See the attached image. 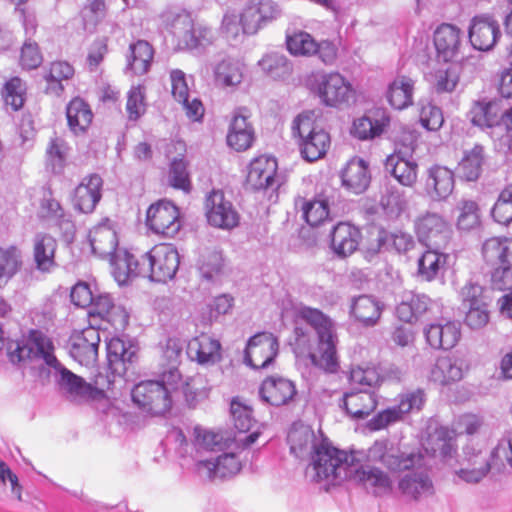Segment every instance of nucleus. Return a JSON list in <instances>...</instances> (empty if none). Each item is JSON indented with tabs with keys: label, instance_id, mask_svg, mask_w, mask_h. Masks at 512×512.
Returning a JSON list of instances; mask_svg holds the SVG:
<instances>
[{
	"label": "nucleus",
	"instance_id": "obj_53",
	"mask_svg": "<svg viewBox=\"0 0 512 512\" xmlns=\"http://www.w3.org/2000/svg\"><path fill=\"white\" fill-rule=\"evenodd\" d=\"M258 65L273 79H284L292 73V65L287 57L277 52L264 55Z\"/></svg>",
	"mask_w": 512,
	"mask_h": 512
},
{
	"label": "nucleus",
	"instance_id": "obj_38",
	"mask_svg": "<svg viewBox=\"0 0 512 512\" xmlns=\"http://www.w3.org/2000/svg\"><path fill=\"white\" fill-rule=\"evenodd\" d=\"M389 123L390 117L385 110L374 109L354 121L352 133L361 140L372 139L381 135Z\"/></svg>",
	"mask_w": 512,
	"mask_h": 512
},
{
	"label": "nucleus",
	"instance_id": "obj_29",
	"mask_svg": "<svg viewBox=\"0 0 512 512\" xmlns=\"http://www.w3.org/2000/svg\"><path fill=\"white\" fill-rule=\"evenodd\" d=\"M103 180L97 174L85 177L75 188L73 206L82 213H91L102 197Z\"/></svg>",
	"mask_w": 512,
	"mask_h": 512
},
{
	"label": "nucleus",
	"instance_id": "obj_64",
	"mask_svg": "<svg viewBox=\"0 0 512 512\" xmlns=\"http://www.w3.org/2000/svg\"><path fill=\"white\" fill-rule=\"evenodd\" d=\"M493 468L500 471L506 465L512 468V437L502 438L491 452Z\"/></svg>",
	"mask_w": 512,
	"mask_h": 512
},
{
	"label": "nucleus",
	"instance_id": "obj_2",
	"mask_svg": "<svg viewBox=\"0 0 512 512\" xmlns=\"http://www.w3.org/2000/svg\"><path fill=\"white\" fill-rule=\"evenodd\" d=\"M297 315L309 324L317 334V350L309 353L311 362L326 372H337L339 361L336 351L337 335L334 322L319 309L308 306L299 307Z\"/></svg>",
	"mask_w": 512,
	"mask_h": 512
},
{
	"label": "nucleus",
	"instance_id": "obj_59",
	"mask_svg": "<svg viewBox=\"0 0 512 512\" xmlns=\"http://www.w3.org/2000/svg\"><path fill=\"white\" fill-rule=\"evenodd\" d=\"M68 152L69 147L62 137L54 135L50 138L46 148V155L55 172H60L63 169Z\"/></svg>",
	"mask_w": 512,
	"mask_h": 512
},
{
	"label": "nucleus",
	"instance_id": "obj_36",
	"mask_svg": "<svg viewBox=\"0 0 512 512\" xmlns=\"http://www.w3.org/2000/svg\"><path fill=\"white\" fill-rule=\"evenodd\" d=\"M89 242L93 253L102 258H110L119 250L117 233L108 219L90 231Z\"/></svg>",
	"mask_w": 512,
	"mask_h": 512
},
{
	"label": "nucleus",
	"instance_id": "obj_31",
	"mask_svg": "<svg viewBox=\"0 0 512 512\" xmlns=\"http://www.w3.org/2000/svg\"><path fill=\"white\" fill-rule=\"evenodd\" d=\"M107 359L112 373L124 376L137 359V349L119 338H112L107 344Z\"/></svg>",
	"mask_w": 512,
	"mask_h": 512
},
{
	"label": "nucleus",
	"instance_id": "obj_32",
	"mask_svg": "<svg viewBox=\"0 0 512 512\" xmlns=\"http://www.w3.org/2000/svg\"><path fill=\"white\" fill-rule=\"evenodd\" d=\"M221 344L206 334L192 338L187 344V356L201 365H213L221 358Z\"/></svg>",
	"mask_w": 512,
	"mask_h": 512
},
{
	"label": "nucleus",
	"instance_id": "obj_49",
	"mask_svg": "<svg viewBox=\"0 0 512 512\" xmlns=\"http://www.w3.org/2000/svg\"><path fill=\"white\" fill-rule=\"evenodd\" d=\"M244 76V65L234 59H224L214 68L215 82L223 87L238 86Z\"/></svg>",
	"mask_w": 512,
	"mask_h": 512
},
{
	"label": "nucleus",
	"instance_id": "obj_39",
	"mask_svg": "<svg viewBox=\"0 0 512 512\" xmlns=\"http://www.w3.org/2000/svg\"><path fill=\"white\" fill-rule=\"evenodd\" d=\"M341 180L342 185L350 192L363 193L371 180L367 163L360 158L351 159L342 170Z\"/></svg>",
	"mask_w": 512,
	"mask_h": 512
},
{
	"label": "nucleus",
	"instance_id": "obj_58",
	"mask_svg": "<svg viewBox=\"0 0 512 512\" xmlns=\"http://www.w3.org/2000/svg\"><path fill=\"white\" fill-rule=\"evenodd\" d=\"M26 84L19 78L13 77L6 82L3 91V98L6 106L12 110H20L25 102Z\"/></svg>",
	"mask_w": 512,
	"mask_h": 512
},
{
	"label": "nucleus",
	"instance_id": "obj_20",
	"mask_svg": "<svg viewBox=\"0 0 512 512\" xmlns=\"http://www.w3.org/2000/svg\"><path fill=\"white\" fill-rule=\"evenodd\" d=\"M277 168V161L274 157L255 158L249 166L248 184L255 190L277 189L280 186Z\"/></svg>",
	"mask_w": 512,
	"mask_h": 512
},
{
	"label": "nucleus",
	"instance_id": "obj_15",
	"mask_svg": "<svg viewBox=\"0 0 512 512\" xmlns=\"http://www.w3.org/2000/svg\"><path fill=\"white\" fill-rule=\"evenodd\" d=\"M462 308L466 310L465 323L472 329H480L489 321L487 303L483 297V288L468 283L461 289Z\"/></svg>",
	"mask_w": 512,
	"mask_h": 512
},
{
	"label": "nucleus",
	"instance_id": "obj_17",
	"mask_svg": "<svg viewBox=\"0 0 512 512\" xmlns=\"http://www.w3.org/2000/svg\"><path fill=\"white\" fill-rule=\"evenodd\" d=\"M493 467L491 456L488 458L481 449L467 445L463 449L460 468L455 469V475L466 483H478Z\"/></svg>",
	"mask_w": 512,
	"mask_h": 512
},
{
	"label": "nucleus",
	"instance_id": "obj_35",
	"mask_svg": "<svg viewBox=\"0 0 512 512\" xmlns=\"http://www.w3.org/2000/svg\"><path fill=\"white\" fill-rule=\"evenodd\" d=\"M385 170L403 186L412 187L417 182V162L413 158H406L401 151L387 157Z\"/></svg>",
	"mask_w": 512,
	"mask_h": 512
},
{
	"label": "nucleus",
	"instance_id": "obj_48",
	"mask_svg": "<svg viewBox=\"0 0 512 512\" xmlns=\"http://www.w3.org/2000/svg\"><path fill=\"white\" fill-rule=\"evenodd\" d=\"M68 126L74 134L83 133L90 126L93 114L88 104L80 98L72 99L66 108Z\"/></svg>",
	"mask_w": 512,
	"mask_h": 512
},
{
	"label": "nucleus",
	"instance_id": "obj_63",
	"mask_svg": "<svg viewBox=\"0 0 512 512\" xmlns=\"http://www.w3.org/2000/svg\"><path fill=\"white\" fill-rule=\"evenodd\" d=\"M420 105V123L422 126L429 131L439 130L444 123L442 110L431 102H421Z\"/></svg>",
	"mask_w": 512,
	"mask_h": 512
},
{
	"label": "nucleus",
	"instance_id": "obj_21",
	"mask_svg": "<svg viewBox=\"0 0 512 512\" xmlns=\"http://www.w3.org/2000/svg\"><path fill=\"white\" fill-rule=\"evenodd\" d=\"M112 275L120 285H127L137 277H144L143 254L137 257L126 249H119L110 257Z\"/></svg>",
	"mask_w": 512,
	"mask_h": 512
},
{
	"label": "nucleus",
	"instance_id": "obj_37",
	"mask_svg": "<svg viewBox=\"0 0 512 512\" xmlns=\"http://www.w3.org/2000/svg\"><path fill=\"white\" fill-rule=\"evenodd\" d=\"M57 241L47 233H36L33 238V261L42 273H50L56 267Z\"/></svg>",
	"mask_w": 512,
	"mask_h": 512
},
{
	"label": "nucleus",
	"instance_id": "obj_47",
	"mask_svg": "<svg viewBox=\"0 0 512 512\" xmlns=\"http://www.w3.org/2000/svg\"><path fill=\"white\" fill-rule=\"evenodd\" d=\"M429 248L418 260V274L426 281L434 280L445 271L448 259V254L440 252V248Z\"/></svg>",
	"mask_w": 512,
	"mask_h": 512
},
{
	"label": "nucleus",
	"instance_id": "obj_6",
	"mask_svg": "<svg viewBox=\"0 0 512 512\" xmlns=\"http://www.w3.org/2000/svg\"><path fill=\"white\" fill-rule=\"evenodd\" d=\"M308 89L330 107L347 103L354 95L351 84L338 72H316L307 78Z\"/></svg>",
	"mask_w": 512,
	"mask_h": 512
},
{
	"label": "nucleus",
	"instance_id": "obj_62",
	"mask_svg": "<svg viewBox=\"0 0 512 512\" xmlns=\"http://www.w3.org/2000/svg\"><path fill=\"white\" fill-rule=\"evenodd\" d=\"M223 258L220 252L210 251L203 254L199 260V272L202 278L211 281L222 270Z\"/></svg>",
	"mask_w": 512,
	"mask_h": 512
},
{
	"label": "nucleus",
	"instance_id": "obj_42",
	"mask_svg": "<svg viewBox=\"0 0 512 512\" xmlns=\"http://www.w3.org/2000/svg\"><path fill=\"white\" fill-rule=\"evenodd\" d=\"M483 257L492 266L512 267V238H490L482 248Z\"/></svg>",
	"mask_w": 512,
	"mask_h": 512
},
{
	"label": "nucleus",
	"instance_id": "obj_41",
	"mask_svg": "<svg viewBox=\"0 0 512 512\" xmlns=\"http://www.w3.org/2000/svg\"><path fill=\"white\" fill-rule=\"evenodd\" d=\"M174 35L178 38V45L183 49H196L209 43L207 37L210 31L201 27H194L187 17L178 20L174 25Z\"/></svg>",
	"mask_w": 512,
	"mask_h": 512
},
{
	"label": "nucleus",
	"instance_id": "obj_22",
	"mask_svg": "<svg viewBox=\"0 0 512 512\" xmlns=\"http://www.w3.org/2000/svg\"><path fill=\"white\" fill-rule=\"evenodd\" d=\"M499 24L491 16H475L469 27V41L480 51H489L500 37Z\"/></svg>",
	"mask_w": 512,
	"mask_h": 512
},
{
	"label": "nucleus",
	"instance_id": "obj_46",
	"mask_svg": "<svg viewBox=\"0 0 512 512\" xmlns=\"http://www.w3.org/2000/svg\"><path fill=\"white\" fill-rule=\"evenodd\" d=\"M130 54L127 56V70L134 75H143L148 72L153 60L152 46L144 40H138L130 45Z\"/></svg>",
	"mask_w": 512,
	"mask_h": 512
},
{
	"label": "nucleus",
	"instance_id": "obj_61",
	"mask_svg": "<svg viewBox=\"0 0 512 512\" xmlns=\"http://www.w3.org/2000/svg\"><path fill=\"white\" fill-rule=\"evenodd\" d=\"M240 24L245 34L253 35L264 26L256 0H251L240 15Z\"/></svg>",
	"mask_w": 512,
	"mask_h": 512
},
{
	"label": "nucleus",
	"instance_id": "obj_33",
	"mask_svg": "<svg viewBox=\"0 0 512 512\" xmlns=\"http://www.w3.org/2000/svg\"><path fill=\"white\" fill-rule=\"evenodd\" d=\"M437 57L444 62L452 61L459 53L461 31L451 24H442L434 32Z\"/></svg>",
	"mask_w": 512,
	"mask_h": 512
},
{
	"label": "nucleus",
	"instance_id": "obj_56",
	"mask_svg": "<svg viewBox=\"0 0 512 512\" xmlns=\"http://www.w3.org/2000/svg\"><path fill=\"white\" fill-rule=\"evenodd\" d=\"M316 43L317 41L305 31H296L286 37L287 49L294 56H314Z\"/></svg>",
	"mask_w": 512,
	"mask_h": 512
},
{
	"label": "nucleus",
	"instance_id": "obj_7",
	"mask_svg": "<svg viewBox=\"0 0 512 512\" xmlns=\"http://www.w3.org/2000/svg\"><path fill=\"white\" fill-rule=\"evenodd\" d=\"M144 277L165 283L172 280L180 265V255L172 244L155 245L143 254Z\"/></svg>",
	"mask_w": 512,
	"mask_h": 512
},
{
	"label": "nucleus",
	"instance_id": "obj_13",
	"mask_svg": "<svg viewBox=\"0 0 512 512\" xmlns=\"http://www.w3.org/2000/svg\"><path fill=\"white\" fill-rule=\"evenodd\" d=\"M279 342L269 332H261L252 336L247 343L244 360L253 369L267 368L278 354Z\"/></svg>",
	"mask_w": 512,
	"mask_h": 512
},
{
	"label": "nucleus",
	"instance_id": "obj_30",
	"mask_svg": "<svg viewBox=\"0 0 512 512\" xmlns=\"http://www.w3.org/2000/svg\"><path fill=\"white\" fill-rule=\"evenodd\" d=\"M427 343L434 349L453 348L461 337L460 324L455 321L432 323L424 329Z\"/></svg>",
	"mask_w": 512,
	"mask_h": 512
},
{
	"label": "nucleus",
	"instance_id": "obj_11",
	"mask_svg": "<svg viewBox=\"0 0 512 512\" xmlns=\"http://www.w3.org/2000/svg\"><path fill=\"white\" fill-rule=\"evenodd\" d=\"M418 239L427 247L445 248L451 238V226L439 213L427 211L414 222Z\"/></svg>",
	"mask_w": 512,
	"mask_h": 512
},
{
	"label": "nucleus",
	"instance_id": "obj_19",
	"mask_svg": "<svg viewBox=\"0 0 512 512\" xmlns=\"http://www.w3.org/2000/svg\"><path fill=\"white\" fill-rule=\"evenodd\" d=\"M261 400L272 406L280 407L291 404L297 397L295 383L282 376H269L259 388Z\"/></svg>",
	"mask_w": 512,
	"mask_h": 512
},
{
	"label": "nucleus",
	"instance_id": "obj_43",
	"mask_svg": "<svg viewBox=\"0 0 512 512\" xmlns=\"http://www.w3.org/2000/svg\"><path fill=\"white\" fill-rule=\"evenodd\" d=\"M415 81L404 75L397 76L389 85L386 91V98L389 104L402 110L413 104Z\"/></svg>",
	"mask_w": 512,
	"mask_h": 512
},
{
	"label": "nucleus",
	"instance_id": "obj_60",
	"mask_svg": "<svg viewBox=\"0 0 512 512\" xmlns=\"http://www.w3.org/2000/svg\"><path fill=\"white\" fill-rule=\"evenodd\" d=\"M432 441H434V446L432 447L433 453L442 457L444 460L452 458L456 453L457 445L455 438L448 429H438Z\"/></svg>",
	"mask_w": 512,
	"mask_h": 512
},
{
	"label": "nucleus",
	"instance_id": "obj_45",
	"mask_svg": "<svg viewBox=\"0 0 512 512\" xmlns=\"http://www.w3.org/2000/svg\"><path fill=\"white\" fill-rule=\"evenodd\" d=\"M379 250L405 254L415 246L413 236L402 230H380L378 234Z\"/></svg>",
	"mask_w": 512,
	"mask_h": 512
},
{
	"label": "nucleus",
	"instance_id": "obj_25",
	"mask_svg": "<svg viewBox=\"0 0 512 512\" xmlns=\"http://www.w3.org/2000/svg\"><path fill=\"white\" fill-rule=\"evenodd\" d=\"M384 304L372 295L353 297L349 306L350 317L363 327H374L379 323Z\"/></svg>",
	"mask_w": 512,
	"mask_h": 512
},
{
	"label": "nucleus",
	"instance_id": "obj_16",
	"mask_svg": "<svg viewBox=\"0 0 512 512\" xmlns=\"http://www.w3.org/2000/svg\"><path fill=\"white\" fill-rule=\"evenodd\" d=\"M348 479H352L374 496L388 495L393 490V480L390 475L375 466L357 465L354 462Z\"/></svg>",
	"mask_w": 512,
	"mask_h": 512
},
{
	"label": "nucleus",
	"instance_id": "obj_50",
	"mask_svg": "<svg viewBox=\"0 0 512 512\" xmlns=\"http://www.w3.org/2000/svg\"><path fill=\"white\" fill-rule=\"evenodd\" d=\"M23 265L22 251L15 245L0 247V288L20 271Z\"/></svg>",
	"mask_w": 512,
	"mask_h": 512
},
{
	"label": "nucleus",
	"instance_id": "obj_51",
	"mask_svg": "<svg viewBox=\"0 0 512 512\" xmlns=\"http://www.w3.org/2000/svg\"><path fill=\"white\" fill-rule=\"evenodd\" d=\"M296 207H300L303 217L311 226H318L329 216V204L325 198H317L306 201L304 198H298L295 201Z\"/></svg>",
	"mask_w": 512,
	"mask_h": 512
},
{
	"label": "nucleus",
	"instance_id": "obj_10",
	"mask_svg": "<svg viewBox=\"0 0 512 512\" xmlns=\"http://www.w3.org/2000/svg\"><path fill=\"white\" fill-rule=\"evenodd\" d=\"M207 222L214 228L230 231L240 223V214L222 190H212L205 198Z\"/></svg>",
	"mask_w": 512,
	"mask_h": 512
},
{
	"label": "nucleus",
	"instance_id": "obj_57",
	"mask_svg": "<svg viewBox=\"0 0 512 512\" xmlns=\"http://www.w3.org/2000/svg\"><path fill=\"white\" fill-rule=\"evenodd\" d=\"M37 216L41 220L53 221L56 224H60L65 216L62 206L53 197L50 189H42V196L39 201Z\"/></svg>",
	"mask_w": 512,
	"mask_h": 512
},
{
	"label": "nucleus",
	"instance_id": "obj_27",
	"mask_svg": "<svg viewBox=\"0 0 512 512\" xmlns=\"http://www.w3.org/2000/svg\"><path fill=\"white\" fill-rule=\"evenodd\" d=\"M377 404L375 392L366 389L346 392L339 402V406L353 419H365L374 412Z\"/></svg>",
	"mask_w": 512,
	"mask_h": 512
},
{
	"label": "nucleus",
	"instance_id": "obj_52",
	"mask_svg": "<svg viewBox=\"0 0 512 512\" xmlns=\"http://www.w3.org/2000/svg\"><path fill=\"white\" fill-rule=\"evenodd\" d=\"M380 204L389 217L396 218L407 209L408 200L403 189L395 185H387L381 196Z\"/></svg>",
	"mask_w": 512,
	"mask_h": 512
},
{
	"label": "nucleus",
	"instance_id": "obj_55",
	"mask_svg": "<svg viewBox=\"0 0 512 512\" xmlns=\"http://www.w3.org/2000/svg\"><path fill=\"white\" fill-rule=\"evenodd\" d=\"M484 162V149L481 145H475L471 150L464 153L459 163L460 171L468 181H475L481 173Z\"/></svg>",
	"mask_w": 512,
	"mask_h": 512
},
{
	"label": "nucleus",
	"instance_id": "obj_14",
	"mask_svg": "<svg viewBox=\"0 0 512 512\" xmlns=\"http://www.w3.org/2000/svg\"><path fill=\"white\" fill-rule=\"evenodd\" d=\"M47 366L54 369L60 390L71 401L81 402L96 399L103 391L102 388L93 387L83 378L63 367L59 361L58 365Z\"/></svg>",
	"mask_w": 512,
	"mask_h": 512
},
{
	"label": "nucleus",
	"instance_id": "obj_4",
	"mask_svg": "<svg viewBox=\"0 0 512 512\" xmlns=\"http://www.w3.org/2000/svg\"><path fill=\"white\" fill-rule=\"evenodd\" d=\"M292 135L297 138L303 158L309 162L322 158L329 148L330 136L315 125L308 114H300L291 125Z\"/></svg>",
	"mask_w": 512,
	"mask_h": 512
},
{
	"label": "nucleus",
	"instance_id": "obj_28",
	"mask_svg": "<svg viewBox=\"0 0 512 512\" xmlns=\"http://www.w3.org/2000/svg\"><path fill=\"white\" fill-rule=\"evenodd\" d=\"M467 368L465 360L461 357H438L430 370L429 379L442 386L449 385L460 381Z\"/></svg>",
	"mask_w": 512,
	"mask_h": 512
},
{
	"label": "nucleus",
	"instance_id": "obj_24",
	"mask_svg": "<svg viewBox=\"0 0 512 512\" xmlns=\"http://www.w3.org/2000/svg\"><path fill=\"white\" fill-rule=\"evenodd\" d=\"M454 186V174L447 167L433 165L427 169L424 190L432 200H446L453 192Z\"/></svg>",
	"mask_w": 512,
	"mask_h": 512
},
{
	"label": "nucleus",
	"instance_id": "obj_9",
	"mask_svg": "<svg viewBox=\"0 0 512 512\" xmlns=\"http://www.w3.org/2000/svg\"><path fill=\"white\" fill-rule=\"evenodd\" d=\"M133 402L153 415L167 412L172 405L169 388L155 380H146L134 386L131 392Z\"/></svg>",
	"mask_w": 512,
	"mask_h": 512
},
{
	"label": "nucleus",
	"instance_id": "obj_8",
	"mask_svg": "<svg viewBox=\"0 0 512 512\" xmlns=\"http://www.w3.org/2000/svg\"><path fill=\"white\" fill-rule=\"evenodd\" d=\"M425 400V392L422 389L402 393L398 396V404L380 411L370 419L369 427L372 430H381L400 422L408 413L419 412Z\"/></svg>",
	"mask_w": 512,
	"mask_h": 512
},
{
	"label": "nucleus",
	"instance_id": "obj_1",
	"mask_svg": "<svg viewBox=\"0 0 512 512\" xmlns=\"http://www.w3.org/2000/svg\"><path fill=\"white\" fill-rule=\"evenodd\" d=\"M367 457L369 461L382 464L392 473L407 472L400 477L397 484L404 500L419 502L434 494L432 479L428 472L421 468V453L402 452L388 440H378L368 449Z\"/></svg>",
	"mask_w": 512,
	"mask_h": 512
},
{
	"label": "nucleus",
	"instance_id": "obj_44",
	"mask_svg": "<svg viewBox=\"0 0 512 512\" xmlns=\"http://www.w3.org/2000/svg\"><path fill=\"white\" fill-rule=\"evenodd\" d=\"M254 141V130L246 116L235 114L227 134V144L236 151H245Z\"/></svg>",
	"mask_w": 512,
	"mask_h": 512
},
{
	"label": "nucleus",
	"instance_id": "obj_18",
	"mask_svg": "<svg viewBox=\"0 0 512 512\" xmlns=\"http://www.w3.org/2000/svg\"><path fill=\"white\" fill-rule=\"evenodd\" d=\"M99 330L93 326L75 331L69 339L70 355L82 365L94 363L98 357Z\"/></svg>",
	"mask_w": 512,
	"mask_h": 512
},
{
	"label": "nucleus",
	"instance_id": "obj_34",
	"mask_svg": "<svg viewBox=\"0 0 512 512\" xmlns=\"http://www.w3.org/2000/svg\"><path fill=\"white\" fill-rule=\"evenodd\" d=\"M322 436H317L314 431L308 426H300L290 430L288 434V442L290 444V451L297 458L304 459L306 457L312 458L316 453L320 444H322Z\"/></svg>",
	"mask_w": 512,
	"mask_h": 512
},
{
	"label": "nucleus",
	"instance_id": "obj_5",
	"mask_svg": "<svg viewBox=\"0 0 512 512\" xmlns=\"http://www.w3.org/2000/svg\"><path fill=\"white\" fill-rule=\"evenodd\" d=\"M53 351L52 341L39 330H31L26 338L7 345V356L13 364L43 360L46 365H58Z\"/></svg>",
	"mask_w": 512,
	"mask_h": 512
},
{
	"label": "nucleus",
	"instance_id": "obj_3",
	"mask_svg": "<svg viewBox=\"0 0 512 512\" xmlns=\"http://www.w3.org/2000/svg\"><path fill=\"white\" fill-rule=\"evenodd\" d=\"M354 461L353 454L334 447L328 439H322V444L311 458L308 473L315 482L338 485L351 475Z\"/></svg>",
	"mask_w": 512,
	"mask_h": 512
},
{
	"label": "nucleus",
	"instance_id": "obj_23",
	"mask_svg": "<svg viewBox=\"0 0 512 512\" xmlns=\"http://www.w3.org/2000/svg\"><path fill=\"white\" fill-rule=\"evenodd\" d=\"M195 469L202 479H225L236 475L241 469V464L234 453H224L214 460L198 461Z\"/></svg>",
	"mask_w": 512,
	"mask_h": 512
},
{
	"label": "nucleus",
	"instance_id": "obj_54",
	"mask_svg": "<svg viewBox=\"0 0 512 512\" xmlns=\"http://www.w3.org/2000/svg\"><path fill=\"white\" fill-rule=\"evenodd\" d=\"M458 216L456 226L459 230L470 231L480 224V209L473 200L461 199L456 206Z\"/></svg>",
	"mask_w": 512,
	"mask_h": 512
},
{
	"label": "nucleus",
	"instance_id": "obj_26",
	"mask_svg": "<svg viewBox=\"0 0 512 512\" xmlns=\"http://www.w3.org/2000/svg\"><path fill=\"white\" fill-rule=\"evenodd\" d=\"M330 237L333 253L339 258H346L357 250L362 234L358 227L348 222H339L333 227Z\"/></svg>",
	"mask_w": 512,
	"mask_h": 512
},
{
	"label": "nucleus",
	"instance_id": "obj_40",
	"mask_svg": "<svg viewBox=\"0 0 512 512\" xmlns=\"http://www.w3.org/2000/svg\"><path fill=\"white\" fill-rule=\"evenodd\" d=\"M502 99L480 100L471 108L469 115L471 122L479 127L496 128L499 125L503 112Z\"/></svg>",
	"mask_w": 512,
	"mask_h": 512
},
{
	"label": "nucleus",
	"instance_id": "obj_12",
	"mask_svg": "<svg viewBox=\"0 0 512 512\" xmlns=\"http://www.w3.org/2000/svg\"><path fill=\"white\" fill-rule=\"evenodd\" d=\"M146 225L154 234L173 238L182 226L179 209L168 200H160L148 208Z\"/></svg>",
	"mask_w": 512,
	"mask_h": 512
}]
</instances>
